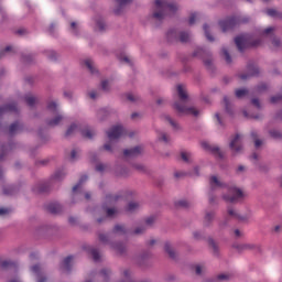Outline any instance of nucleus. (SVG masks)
<instances>
[{"label": "nucleus", "mask_w": 282, "mask_h": 282, "mask_svg": "<svg viewBox=\"0 0 282 282\" xmlns=\"http://www.w3.org/2000/svg\"><path fill=\"white\" fill-rule=\"evenodd\" d=\"M259 74V66L249 63L247 65V73L240 74L239 78H241V80H248V78H252L253 76H257Z\"/></svg>", "instance_id": "obj_12"}, {"label": "nucleus", "mask_w": 282, "mask_h": 282, "mask_svg": "<svg viewBox=\"0 0 282 282\" xmlns=\"http://www.w3.org/2000/svg\"><path fill=\"white\" fill-rule=\"evenodd\" d=\"M89 177L87 175H83L78 183L73 186V192H72V199L69 202V206H74V204H78L83 199V185L85 182H87Z\"/></svg>", "instance_id": "obj_5"}, {"label": "nucleus", "mask_w": 282, "mask_h": 282, "mask_svg": "<svg viewBox=\"0 0 282 282\" xmlns=\"http://www.w3.org/2000/svg\"><path fill=\"white\" fill-rule=\"evenodd\" d=\"M120 199H122V195L108 193L105 196L102 207L116 206Z\"/></svg>", "instance_id": "obj_14"}, {"label": "nucleus", "mask_w": 282, "mask_h": 282, "mask_svg": "<svg viewBox=\"0 0 282 282\" xmlns=\"http://www.w3.org/2000/svg\"><path fill=\"white\" fill-rule=\"evenodd\" d=\"M117 3H119V6L117 7V9H115V14H121L122 13V8L124 6H129V3H131L132 0H116Z\"/></svg>", "instance_id": "obj_43"}, {"label": "nucleus", "mask_w": 282, "mask_h": 282, "mask_svg": "<svg viewBox=\"0 0 282 282\" xmlns=\"http://www.w3.org/2000/svg\"><path fill=\"white\" fill-rule=\"evenodd\" d=\"M191 41V33L186 31H178V43H188Z\"/></svg>", "instance_id": "obj_38"}, {"label": "nucleus", "mask_w": 282, "mask_h": 282, "mask_svg": "<svg viewBox=\"0 0 282 282\" xmlns=\"http://www.w3.org/2000/svg\"><path fill=\"white\" fill-rule=\"evenodd\" d=\"M98 239H99V241L101 242V243H109V246H111V243H113V242H111L110 240H109V236L107 235V234H102V232H99L98 234Z\"/></svg>", "instance_id": "obj_49"}, {"label": "nucleus", "mask_w": 282, "mask_h": 282, "mask_svg": "<svg viewBox=\"0 0 282 282\" xmlns=\"http://www.w3.org/2000/svg\"><path fill=\"white\" fill-rule=\"evenodd\" d=\"M269 135H271V138H273V140H281V138H282V133L279 130H270Z\"/></svg>", "instance_id": "obj_57"}, {"label": "nucleus", "mask_w": 282, "mask_h": 282, "mask_svg": "<svg viewBox=\"0 0 282 282\" xmlns=\"http://www.w3.org/2000/svg\"><path fill=\"white\" fill-rule=\"evenodd\" d=\"M176 208H189L191 203L188 200H178L175 203Z\"/></svg>", "instance_id": "obj_56"}, {"label": "nucleus", "mask_w": 282, "mask_h": 282, "mask_svg": "<svg viewBox=\"0 0 282 282\" xmlns=\"http://www.w3.org/2000/svg\"><path fill=\"white\" fill-rule=\"evenodd\" d=\"M34 54H28V53H22L21 54V63L24 65H32L34 63Z\"/></svg>", "instance_id": "obj_34"}, {"label": "nucleus", "mask_w": 282, "mask_h": 282, "mask_svg": "<svg viewBox=\"0 0 282 282\" xmlns=\"http://www.w3.org/2000/svg\"><path fill=\"white\" fill-rule=\"evenodd\" d=\"M250 135L254 142L256 149H259V147H261V144H263V141H261V139H259V134H257L256 131H251Z\"/></svg>", "instance_id": "obj_45"}, {"label": "nucleus", "mask_w": 282, "mask_h": 282, "mask_svg": "<svg viewBox=\"0 0 282 282\" xmlns=\"http://www.w3.org/2000/svg\"><path fill=\"white\" fill-rule=\"evenodd\" d=\"M33 193H47L50 191V183L47 182H41L36 183L32 187Z\"/></svg>", "instance_id": "obj_23"}, {"label": "nucleus", "mask_w": 282, "mask_h": 282, "mask_svg": "<svg viewBox=\"0 0 282 282\" xmlns=\"http://www.w3.org/2000/svg\"><path fill=\"white\" fill-rule=\"evenodd\" d=\"M203 30L205 32L206 39L209 40L210 43H213V41H215V37H213V35H210V32L208 31V24H204Z\"/></svg>", "instance_id": "obj_61"}, {"label": "nucleus", "mask_w": 282, "mask_h": 282, "mask_svg": "<svg viewBox=\"0 0 282 282\" xmlns=\"http://www.w3.org/2000/svg\"><path fill=\"white\" fill-rule=\"evenodd\" d=\"M178 7L175 2H169L167 0H155V10L152 14L153 19L156 21H163L164 17L172 12L175 14L177 12Z\"/></svg>", "instance_id": "obj_2"}, {"label": "nucleus", "mask_w": 282, "mask_h": 282, "mask_svg": "<svg viewBox=\"0 0 282 282\" xmlns=\"http://www.w3.org/2000/svg\"><path fill=\"white\" fill-rule=\"evenodd\" d=\"M200 147L205 150L212 153V155H216V158H219V160H224V152L219 148V145H213L206 141H203L200 143Z\"/></svg>", "instance_id": "obj_11"}, {"label": "nucleus", "mask_w": 282, "mask_h": 282, "mask_svg": "<svg viewBox=\"0 0 282 282\" xmlns=\"http://www.w3.org/2000/svg\"><path fill=\"white\" fill-rule=\"evenodd\" d=\"M151 251H142L134 257V263L139 268H149V260L151 259Z\"/></svg>", "instance_id": "obj_10"}, {"label": "nucleus", "mask_w": 282, "mask_h": 282, "mask_svg": "<svg viewBox=\"0 0 282 282\" xmlns=\"http://www.w3.org/2000/svg\"><path fill=\"white\" fill-rule=\"evenodd\" d=\"M110 248L117 252L120 257H124L127 254V245L123 242H112L110 243Z\"/></svg>", "instance_id": "obj_19"}, {"label": "nucleus", "mask_w": 282, "mask_h": 282, "mask_svg": "<svg viewBox=\"0 0 282 282\" xmlns=\"http://www.w3.org/2000/svg\"><path fill=\"white\" fill-rule=\"evenodd\" d=\"M0 131H3V133L9 135L10 138H14V135H17V134L21 133V131H23V123H21L19 121H14L8 128H3L0 124Z\"/></svg>", "instance_id": "obj_8"}, {"label": "nucleus", "mask_w": 282, "mask_h": 282, "mask_svg": "<svg viewBox=\"0 0 282 282\" xmlns=\"http://www.w3.org/2000/svg\"><path fill=\"white\" fill-rule=\"evenodd\" d=\"M164 252L167 253L170 259H173L175 261L177 259V251L173 248V243L171 241H165L163 245Z\"/></svg>", "instance_id": "obj_18"}, {"label": "nucleus", "mask_w": 282, "mask_h": 282, "mask_svg": "<svg viewBox=\"0 0 282 282\" xmlns=\"http://www.w3.org/2000/svg\"><path fill=\"white\" fill-rule=\"evenodd\" d=\"M221 52L227 65H232V57L230 56V53H228V48L223 47Z\"/></svg>", "instance_id": "obj_47"}, {"label": "nucleus", "mask_w": 282, "mask_h": 282, "mask_svg": "<svg viewBox=\"0 0 282 282\" xmlns=\"http://www.w3.org/2000/svg\"><path fill=\"white\" fill-rule=\"evenodd\" d=\"M207 243L214 257H219V242H216L213 237L207 238Z\"/></svg>", "instance_id": "obj_21"}, {"label": "nucleus", "mask_w": 282, "mask_h": 282, "mask_svg": "<svg viewBox=\"0 0 282 282\" xmlns=\"http://www.w3.org/2000/svg\"><path fill=\"white\" fill-rule=\"evenodd\" d=\"M74 257L72 256H67L66 258H64V260L61 263V270H63L64 272H72V261H73Z\"/></svg>", "instance_id": "obj_27"}, {"label": "nucleus", "mask_w": 282, "mask_h": 282, "mask_svg": "<svg viewBox=\"0 0 282 282\" xmlns=\"http://www.w3.org/2000/svg\"><path fill=\"white\" fill-rule=\"evenodd\" d=\"M138 208H140V204H138L135 202H130L127 206V212L128 213H135V210H138Z\"/></svg>", "instance_id": "obj_50"}, {"label": "nucleus", "mask_w": 282, "mask_h": 282, "mask_svg": "<svg viewBox=\"0 0 282 282\" xmlns=\"http://www.w3.org/2000/svg\"><path fill=\"white\" fill-rule=\"evenodd\" d=\"M245 250H256L257 252H262L261 246L252 243H245Z\"/></svg>", "instance_id": "obj_54"}, {"label": "nucleus", "mask_w": 282, "mask_h": 282, "mask_svg": "<svg viewBox=\"0 0 282 282\" xmlns=\"http://www.w3.org/2000/svg\"><path fill=\"white\" fill-rule=\"evenodd\" d=\"M193 56L202 58L206 69L209 72H215V64H213V53H210L208 48L197 47L194 51Z\"/></svg>", "instance_id": "obj_3"}, {"label": "nucleus", "mask_w": 282, "mask_h": 282, "mask_svg": "<svg viewBox=\"0 0 282 282\" xmlns=\"http://www.w3.org/2000/svg\"><path fill=\"white\" fill-rule=\"evenodd\" d=\"M76 129H78V126H76V123H72L70 127L66 130V133H65L66 138H69V135H73Z\"/></svg>", "instance_id": "obj_63"}, {"label": "nucleus", "mask_w": 282, "mask_h": 282, "mask_svg": "<svg viewBox=\"0 0 282 282\" xmlns=\"http://www.w3.org/2000/svg\"><path fill=\"white\" fill-rule=\"evenodd\" d=\"M216 282H224V281H230V274L221 273L218 274L215 279Z\"/></svg>", "instance_id": "obj_58"}, {"label": "nucleus", "mask_w": 282, "mask_h": 282, "mask_svg": "<svg viewBox=\"0 0 282 282\" xmlns=\"http://www.w3.org/2000/svg\"><path fill=\"white\" fill-rule=\"evenodd\" d=\"M229 149L234 155H239V153L243 151V145L241 144V134L237 133L236 135L231 137Z\"/></svg>", "instance_id": "obj_9"}, {"label": "nucleus", "mask_w": 282, "mask_h": 282, "mask_svg": "<svg viewBox=\"0 0 282 282\" xmlns=\"http://www.w3.org/2000/svg\"><path fill=\"white\" fill-rule=\"evenodd\" d=\"M3 195L8 197H12V195H17L19 193V187L17 185H8L2 188Z\"/></svg>", "instance_id": "obj_28"}, {"label": "nucleus", "mask_w": 282, "mask_h": 282, "mask_svg": "<svg viewBox=\"0 0 282 282\" xmlns=\"http://www.w3.org/2000/svg\"><path fill=\"white\" fill-rule=\"evenodd\" d=\"M243 23H250V18L243 17V15H237L228 20L221 21L219 25L223 32H228V30H232V28H237V25H241Z\"/></svg>", "instance_id": "obj_4"}, {"label": "nucleus", "mask_w": 282, "mask_h": 282, "mask_svg": "<svg viewBox=\"0 0 282 282\" xmlns=\"http://www.w3.org/2000/svg\"><path fill=\"white\" fill-rule=\"evenodd\" d=\"M209 188L212 192L217 191V188H228V185L221 181L216 175L210 176L209 178Z\"/></svg>", "instance_id": "obj_17"}, {"label": "nucleus", "mask_w": 282, "mask_h": 282, "mask_svg": "<svg viewBox=\"0 0 282 282\" xmlns=\"http://www.w3.org/2000/svg\"><path fill=\"white\" fill-rule=\"evenodd\" d=\"M126 98L129 102H132V105H138V102H142V98H140V96L131 93L126 94Z\"/></svg>", "instance_id": "obj_40"}, {"label": "nucleus", "mask_w": 282, "mask_h": 282, "mask_svg": "<svg viewBox=\"0 0 282 282\" xmlns=\"http://www.w3.org/2000/svg\"><path fill=\"white\" fill-rule=\"evenodd\" d=\"M10 151H12V145L11 144L2 145L0 148V162H3L6 155H8V153H10Z\"/></svg>", "instance_id": "obj_39"}, {"label": "nucleus", "mask_w": 282, "mask_h": 282, "mask_svg": "<svg viewBox=\"0 0 282 282\" xmlns=\"http://www.w3.org/2000/svg\"><path fill=\"white\" fill-rule=\"evenodd\" d=\"M132 167L135 169V171H139L140 173H147V166H144V164L133 163Z\"/></svg>", "instance_id": "obj_60"}, {"label": "nucleus", "mask_w": 282, "mask_h": 282, "mask_svg": "<svg viewBox=\"0 0 282 282\" xmlns=\"http://www.w3.org/2000/svg\"><path fill=\"white\" fill-rule=\"evenodd\" d=\"M142 153V148L140 147H134L132 149H127L123 151L124 158H138Z\"/></svg>", "instance_id": "obj_24"}, {"label": "nucleus", "mask_w": 282, "mask_h": 282, "mask_svg": "<svg viewBox=\"0 0 282 282\" xmlns=\"http://www.w3.org/2000/svg\"><path fill=\"white\" fill-rule=\"evenodd\" d=\"M166 39L169 43H180V31L175 29L167 31Z\"/></svg>", "instance_id": "obj_22"}, {"label": "nucleus", "mask_w": 282, "mask_h": 282, "mask_svg": "<svg viewBox=\"0 0 282 282\" xmlns=\"http://www.w3.org/2000/svg\"><path fill=\"white\" fill-rule=\"evenodd\" d=\"M19 108L17 107L15 102L8 104L0 107V117L3 116V113H18Z\"/></svg>", "instance_id": "obj_20"}, {"label": "nucleus", "mask_w": 282, "mask_h": 282, "mask_svg": "<svg viewBox=\"0 0 282 282\" xmlns=\"http://www.w3.org/2000/svg\"><path fill=\"white\" fill-rule=\"evenodd\" d=\"M229 193L231 194H223L224 202H228L229 204H238V202H241L243 197H246V194L243 191L237 186L228 187Z\"/></svg>", "instance_id": "obj_6"}, {"label": "nucleus", "mask_w": 282, "mask_h": 282, "mask_svg": "<svg viewBox=\"0 0 282 282\" xmlns=\"http://www.w3.org/2000/svg\"><path fill=\"white\" fill-rule=\"evenodd\" d=\"M31 272H34L37 282H47V275L45 274V270L41 264H35L31 267Z\"/></svg>", "instance_id": "obj_15"}, {"label": "nucleus", "mask_w": 282, "mask_h": 282, "mask_svg": "<svg viewBox=\"0 0 282 282\" xmlns=\"http://www.w3.org/2000/svg\"><path fill=\"white\" fill-rule=\"evenodd\" d=\"M84 65L87 67L91 76H99L100 73L98 72V68H96V64L91 59H85Z\"/></svg>", "instance_id": "obj_26"}, {"label": "nucleus", "mask_w": 282, "mask_h": 282, "mask_svg": "<svg viewBox=\"0 0 282 282\" xmlns=\"http://www.w3.org/2000/svg\"><path fill=\"white\" fill-rule=\"evenodd\" d=\"M147 232V226L142 225L137 227L131 235H135V236H140V235H144Z\"/></svg>", "instance_id": "obj_53"}, {"label": "nucleus", "mask_w": 282, "mask_h": 282, "mask_svg": "<svg viewBox=\"0 0 282 282\" xmlns=\"http://www.w3.org/2000/svg\"><path fill=\"white\" fill-rule=\"evenodd\" d=\"M102 209L106 213V218L115 219V217H118L119 212L117 207H102Z\"/></svg>", "instance_id": "obj_32"}, {"label": "nucleus", "mask_w": 282, "mask_h": 282, "mask_svg": "<svg viewBox=\"0 0 282 282\" xmlns=\"http://www.w3.org/2000/svg\"><path fill=\"white\" fill-rule=\"evenodd\" d=\"M98 32H105L107 30V24L102 20L96 22Z\"/></svg>", "instance_id": "obj_59"}, {"label": "nucleus", "mask_w": 282, "mask_h": 282, "mask_svg": "<svg viewBox=\"0 0 282 282\" xmlns=\"http://www.w3.org/2000/svg\"><path fill=\"white\" fill-rule=\"evenodd\" d=\"M216 217L217 213L215 210H205V215L203 217V227L213 228V224L215 223Z\"/></svg>", "instance_id": "obj_13"}, {"label": "nucleus", "mask_w": 282, "mask_h": 282, "mask_svg": "<svg viewBox=\"0 0 282 282\" xmlns=\"http://www.w3.org/2000/svg\"><path fill=\"white\" fill-rule=\"evenodd\" d=\"M223 102H224V107L227 113H229V116H232L234 111H232V99H230L228 96H224L223 98Z\"/></svg>", "instance_id": "obj_33"}, {"label": "nucleus", "mask_w": 282, "mask_h": 282, "mask_svg": "<svg viewBox=\"0 0 282 282\" xmlns=\"http://www.w3.org/2000/svg\"><path fill=\"white\" fill-rule=\"evenodd\" d=\"M44 54L46 58H48V61H52L53 63H56L58 61V53H56V51H44Z\"/></svg>", "instance_id": "obj_42"}, {"label": "nucleus", "mask_w": 282, "mask_h": 282, "mask_svg": "<svg viewBox=\"0 0 282 282\" xmlns=\"http://www.w3.org/2000/svg\"><path fill=\"white\" fill-rule=\"evenodd\" d=\"M109 276H111V269H102L98 273L97 279L98 281H101V282H109Z\"/></svg>", "instance_id": "obj_29"}, {"label": "nucleus", "mask_w": 282, "mask_h": 282, "mask_svg": "<svg viewBox=\"0 0 282 282\" xmlns=\"http://www.w3.org/2000/svg\"><path fill=\"white\" fill-rule=\"evenodd\" d=\"M229 223H230V218L228 216H226L225 219H223L218 223V229L226 230V228H228Z\"/></svg>", "instance_id": "obj_48"}, {"label": "nucleus", "mask_w": 282, "mask_h": 282, "mask_svg": "<svg viewBox=\"0 0 282 282\" xmlns=\"http://www.w3.org/2000/svg\"><path fill=\"white\" fill-rule=\"evenodd\" d=\"M208 202H209L210 206H217V204H219V200L217 199V195H215V192L209 191Z\"/></svg>", "instance_id": "obj_44"}, {"label": "nucleus", "mask_w": 282, "mask_h": 282, "mask_svg": "<svg viewBox=\"0 0 282 282\" xmlns=\"http://www.w3.org/2000/svg\"><path fill=\"white\" fill-rule=\"evenodd\" d=\"M181 159L183 162H185V164H193V153L191 152L182 151Z\"/></svg>", "instance_id": "obj_41"}, {"label": "nucleus", "mask_w": 282, "mask_h": 282, "mask_svg": "<svg viewBox=\"0 0 282 282\" xmlns=\"http://www.w3.org/2000/svg\"><path fill=\"white\" fill-rule=\"evenodd\" d=\"M271 50H273V52H279L282 50L281 37H278V36L271 37Z\"/></svg>", "instance_id": "obj_30"}, {"label": "nucleus", "mask_w": 282, "mask_h": 282, "mask_svg": "<svg viewBox=\"0 0 282 282\" xmlns=\"http://www.w3.org/2000/svg\"><path fill=\"white\" fill-rule=\"evenodd\" d=\"M89 252H90L94 261H100V252L98 251V249L90 247Z\"/></svg>", "instance_id": "obj_52"}, {"label": "nucleus", "mask_w": 282, "mask_h": 282, "mask_svg": "<svg viewBox=\"0 0 282 282\" xmlns=\"http://www.w3.org/2000/svg\"><path fill=\"white\" fill-rule=\"evenodd\" d=\"M249 90L247 88L237 89L235 91L236 98H243L245 96H248Z\"/></svg>", "instance_id": "obj_55"}, {"label": "nucleus", "mask_w": 282, "mask_h": 282, "mask_svg": "<svg viewBox=\"0 0 282 282\" xmlns=\"http://www.w3.org/2000/svg\"><path fill=\"white\" fill-rule=\"evenodd\" d=\"M164 120H166V122H169V124H171V127L175 130V131H180L182 130V127L180 126V123H177L175 120H173V118H171V116L165 115L163 116Z\"/></svg>", "instance_id": "obj_37"}, {"label": "nucleus", "mask_w": 282, "mask_h": 282, "mask_svg": "<svg viewBox=\"0 0 282 282\" xmlns=\"http://www.w3.org/2000/svg\"><path fill=\"white\" fill-rule=\"evenodd\" d=\"M82 135L83 138H87V140H91L94 139V135H96V132L94 130L86 129L82 131Z\"/></svg>", "instance_id": "obj_51"}, {"label": "nucleus", "mask_w": 282, "mask_h": 282, "mask_svg": "<svg viewBox=\"0 0 282 282\" xmlns=\"http://www.w3.org/2000/svg\"><path fill=\"white\" fill-rule=\"evenodd\" d=\"M122 133H123L122 126H115L107 132V135L110 142H113V140H118L122 138Z\"/></svg>", "instance_id": "obj_16"}, {"label": "nucleus", "mask_w": 282, "mask_h": 282, "mask_svg": "<svg viewBox=\"0 0 282 282\" xmlns=\"http://www.w3.org/2000/svg\"><path fill=\"white\" fill-rule=\"evenodd\" d=\"M46 210L52 215H58V213H63V205L59 203H51L46 206Z\"/></svg>", "instance_id": "obj_25"}, {"label": "nucleus", "mask_w": 282, "mask_h": 282, "mask_svg": "<svg viewBox=\"0 0 282 282\" xmlns=\"http://www.w3.org/2000/svg\"><path fill=\"white\" fill-rule=\"evenodd\" d=\"M227 215L228 217H232L234 219H239L240 221H243V216L239 215V213H237V210H235V208H232L231 206L227 207Z\"/></svg>", "instance_id": "obj_35"}, {"label": "nucleus", "mask_w": 282, "mask_h": 282, "mask_svg": "<svg viewBox=\"0 0 282 282\" xmlns=\"http://www.w3.org/2000/svg\"><path fill=\"white\" fill-rule=\"evenodd\" d=\"M267 14H268V17H273V18H276V17H278V19H281V15H280V14H282V13H280V12L276 11L275 9H268V10H267Z\"/></svg>", "instance_id": "obj_62"}, {"label": "nucleus", "mask_w": 282, "mask_h": 282, "mask_svg": "<svg viewBox=\"0 0 282 282\" xmlns=\"http://www.w3.org/2000/svg\"><path fill=\"white\" fill-rule=\"evenodd\" d=\"M235 43L237 46V50L241 53L246 52L248 47H259L261 45V40H253L251 42H248V40L245 36H237L235 39Z\"/></svg>", "instance_id": "obj_7"}, {"label": "nucleus", "mask_w": 282, "mask_h": 282, "mask_svg": "<svg viewBox=\"0 0 282 282\" xmlns=\"http://www.w3.org/2000/svg\"><path fill=\"white\" fill-rule=\"evenodd\" d=\"M193 237L196 241H204V239H206V237L204 236V234H202V231H194Z\"/></svg>", "instance_id": "obj_64"}, {"label": "nucleus", "mask_w": 282, "mask_h": 282, "mask_svg": "<svg viewBox=\"0 0 282 282\" xmlns=\"http://www.w3.org/2000/svg\"><path fill=\"white\" fill-rule=\"evenodd\" d=\"M24 100L29 107H34L36 105V97L32 95H25Z\"/></svg>", "instance_id": "obj_46"}, {"label": "nucleus", "mask_w": 282, "mask_h": 282, "mask_svg": "<svg viewBox=\"0 0 282 282\" xmlns=\"http://www.w3.org/2000/svg\"><path fill=\"white\" fill-rule=\"evenodd\" d=\"M127 232H129V230L124 225H115L112 228V235H127Z\"/></svg>", "instance_id": "obj_36"}, {"label": "nucleus", "mask_w": 282, "mask_h": 282, "mask_svg": "<svg viewBox=\"0 0 282 282\" xmlns=\"http://www.w3.org/2000/svg\"><path fill=\"white\" fill-rule=\"evenodd\" d=\"M176 94L180 101L173 102V109H175L177 113H184L185 116H194V118H197L199 116V110L195 107L186 106V102H191V95H188L186 86L178 84L176 86Z\"/></svg>", "instance_id": "obj_1"}, {"label": "nucleus", "mask_w": 282, "mask_h": 282, "mask_svg": "<svg viewBox=\"0 0 282 282\" xmlns=\"http://www.w3.org/2000/svg\"><path fill=\"white\" fill-rule=\"evenodd\" d=\"M64 120L63 115H56L53 119H46L47 127H58L61 124V121Z\"/></svg>", "instance_id": "obj_31"}]
</instances>
